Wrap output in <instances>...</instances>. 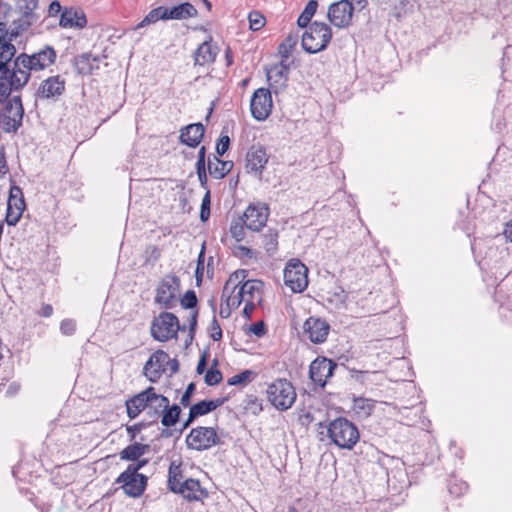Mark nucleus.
Masks as SVG:
<instances>
[{
    "label": "nucleus",
    "mask_w": 512,
    "mask_h": 512,
    "mask_svg": "<svg viewBox=\"0 0 512 512\" xmlns=\"http://www.w3.org/2000/svg\"><path fill=\"white\" fill-rule=\"evenodd\" d=\"M319 427L326 428L327 437L340 449L352 450L360 440V432L355 423L339 416L328 424L320 422Z\"/></svg>",
    "instance_id": "obj_1"
},
{
    "label": "nucleus",
    "mask_w": 512,
    "mask_h": 512,
    "mask_svg": "<svg viewBox=\"0 0 512 512\" xmlns=\"http://www.w3.org/2000/svg\"><path fill=\"white\" fill-rule=\"evenodd\" d=\"M332 36V29L328 24L314 21L302 35V49L308 54L321 52L328 47Z\"/></svg>",
    "instance_id": "obj_2"
},
{
    "label": "nucleus",
    "mask_w": 512,
    "mask_h": 512,
    "mask_svg": "<svg viewBox=\"0 0 512 512\" xmlns=\"http://www.w3.org/2000/svg\"><path fill=\"white\" fill-rule=\"evenodd\" d=\"M186 325H181L179 318L172 312L163 311L154 317L151 323L150 332L154 340L167 342L177 339L178 333L186 330Z\"/></svg>",
    "instance_id": "obj_3"
},
{
    "label": "nucleus",
    "mask_w": 512,
    "mask_h": 512,
    "mask_svg": "<svg viewBox=\"0 0 512 512\" xmlns=\"http://www.w3.org/2000/svg\"><path fill=\"white\" fill-rule=\"evenodd\" d=\"M267 399L278 411L290 409L296 401L297 393L294 385L286 378H277L266 390Z\"/></svg>",
    "instance_id": "obj_4"
},
{
    "label": "nucleus",
    "mask_w": 512,
    "mask_h": 512,
    "mask_svg": "<svg viewBox=\"0 0 512 512\" xmlns=\"http://www.w3.org/2000/svg\"><path fill=\"white\" fill-rule=\"evenodd\" d=\"M185 443L188 449L202 452L223 444L217 427L197 426L190 430Z\"/></svg>",
    "instance_id": "obj_5"
},
{
    "label": "nucleus",
    "mask_w": 512,
    "mask_h": 512,
    "mask_svg": "<svg viewBox=\"0 0 512 512\" xmlns=\"http://www.w3.org/2000/svg\"><path fill=\"white\" fill-rule=\"evenodd\" d=\"M284 283L293 293H302L308 286V268L297 258L290 259L284 268Z\"/></svg>",
    "instance_id": "obj_6"
},
{
    "label": "nucleus",
    "mask_w": 512,
    "mask_h": 512,
    "mask_svg": "<svg viewBox=\"0 0 512 512\" xmlns=\"http://www.w3.org/2000/svg\"><path fill=\"white\" fill-rule=\"evenodd\" d=\"M114 484H120V488L128 497L139 498L148 486V477L145 474L125 469L116 478Z\"/></svg>",
    "instance_id": "obj_7"
},
{
    "label": "nucleus",
    "mask_w": 512,
    "mask_h": 512,
    "mask_svg": "<svg viewBox=\"0 0 512 512\" xmlns=\"http://www.w3.org/2000/svg\"><path fill=\"white\" fill-rule=\"evenodd\" d=\"M16 53H6L5 56L0 58V97L6 99L13 92L19 91L20 79L14 70H10V63L12 62Z\"/></svg>",
    "instance_id": "obj_8"
},
{
    "label": "nucleus",
    "mask_w": 512,
    "mask_h": 512,
    "mask_svg": "<svg viewBox=\"0 0 512 512\" xmlns=\"http://www.w3.org/2000/svg\"><path fill=\"white\" fill-rule=\"evenodd\" d=\"M338 364L325 356L316 357L309 366V378L317 386L324 388L327 380L334 375Z\"/></svg>",
    "instance_id": "obj_9"
},
{
    "label": "nucleus",
    "mask_w": 512,
    "mask_h": 512,
    "mask_svg": "<svg viewBox=\"0 0 512 512\" xmlns=\"http://www.w3.org/2000/svg\"><path fill=\"white\" fill-rule=\"evenodd\" d=\"M355 6L350 0H339L328 7L327 18L336 28L343 29L352 25Z\"/></svg>",
    "instance_id": "obj_10"
},
{
    "label": "nucleus",
    "mask_w": 512,
    "mask_h": 512,
    "mask_svg": "<svg viewBox=\"0 0 512 512\" xmlns=\"http://www.w3.org/2000/svg\"><path fill=\"white\" fill-rule=\"evenodd\" d=\"M272 107L271 91L267 88L256 89L250 101L252 117L257 121H264L269 117Z\"/></svg>",
    "instance_id": "obj_11"
},
{
    "label": "nucleus",
    "mask_w": 512,
    "mask_h": 512,
    "mask_svg": "<svg viewBox=\"0 0 512 512\" xmlns=\"http://www.w3.org/2000/svg\"><path fill=\"white\" fill-rule=\"evenodd\" d=\"M330 328L325 319L310 316L303 324V334L313 344H322L327 340Z\"/></svg>",
    "instance_id": "obj_12"
},
{
    "label": "nucleus",
    "mask_w": 512,
    "mask_h": 512,
    "mask_svg": "<svg viewBox=\"0 0 512 512\" xmlns=\"http://www.w3.org/2000/svg\"><path fill=\"white\" fill-rule=\"evenodd\" d=\"M169 361V354L162 349L156 350L151 354L143 367V374L147 379L156 383L166 372L167 362Z\"/></svg>",
    "instance_id": "obj_13"
},
{
    "label": "nucleus",
    "mask_w": 512,
    "mask_h": 512,
    "mask_svg": "<svg viewBox=\"0 0 512 512\" xmlns=\"http://www.w3.org/2000/svg\"><path fill=\"white\" fill-rule=\"evenodd\" d=\"M242 216L247 221V229L259 232L266 226L269 217V207L265 203H250Z\"/></svg>",
    "instance_id": "obj_14"
},
{
    "label": "nucleus",
    "mask_w": 512,
    "mask_h": 512,
    "mask_svg": "<svg viewBox=\"0 0 512 512\" xmlns=\"http://www.w3.org/2000/svg\"><path fill=\"white\" fill-rule=\"evenodd\" d=\"M268 160L269 155L266 152V148L261 144H254L249 148L246 154L245 168L248 173H254L261 179Z\"/></svg>",
    "instance_id": "obj_15"
},
{
    "label": "nucleus",
    "mask_w": 512,
    "mask_h": 512,
    "mask_svg": "<svg viewBox=\"0 0 512 512\" xmlns=\"http://www.w3.org/2000/svg\"><path fill=\"white\" fill-rule=\"evenodd\" d=\"M290 65L285 61L281 60L277 64H273L269 69H266L267 79L270 81V85L274 90V93H279L286 89L289 79Z\"/></svg>",
    "instance_id": "obj_16"
},
{
    "label": "nucleus",
    "mask_w": 512,
    "mask_h": 512,
    "mask_svg": "<svg viewBox=\"0 0 512 512\" xmlns=\"http://www.w3.org/2000/svg\"><path fill=\"white\" fill-rule=\"evenodd\" d=\"M57 58V53L55 49L50 45H45L38 52L27 54L24 59H27V63H29L30 68H34L38 71L44 70L45 68L51 66L55 63Z\"/></svg>",
    "instance_id": "obj_17"
},
{
    "label": "nucleus",
    "mask_w": 512,
    "mask_h": 512,
    "mask_svg": "<svg viewBox=\"0 0 512 512\" xmlns=\"http://www.w3.org/2000/svg\"><path fill=\"white\" fill-rule=\"evenodd\" d=\"M65 84V79L60 75L50 76L41 82L36 96L42 99L57 98L65 92Z\"/></svg>",
    "instance_id": "obj_18"
},
{
    "label": "nucleus",
    "mask_w": 512,
    "mask_h": 512,
    "mask_svg": "<svg viewBox=\"0 0 512 512\" xmlns=\"http://www.w3.org/2000/svg\"><path fill=\"white\" fill-rule=\"evenodd\" d=\"M150 392L152 393V386H148L145 390L126 400V412L131 420L138 417L146 408L150 409Z\"/></svg>",
    "instance_id": "obj_19"
},
{
    "label": "nucleus",
    "mask_w": 512,
    "mask_h": 512,
    "mask_svg": "<svg viewBox=\"0 0 512 512\" xmlns=\"http://www.w3.org/2000/svg\"><path fill=\"white\" fill-rule=\"evenodd\" d=\"M213 37L210 35L207 40L201 43L198 48L194 51V64L204 66L206 64H212L216 61V57L220 51L217 43H212Z\"/></svg>",
    "instance_id": "obj_20"
},
{
    "label": "nucleus",
    "mask_w": 512,
    "mask_h": 512,
    "mask_svg": "<svg viewBox=\"0 0 512 512\" xmlns=\"http://www.w3.org/2000/svg\"><path fill=\"white\" fill-rule=\"evenodd\" d=\"M86 25L87 17L81 8L64 7L59 19L61 28L83 29Z\"/></svg>",
    "instance_id": "obj_21"
},
{
    "label": "nucleus",
    "mask_w": 512,
    "mask_h": 512,
    "mask_svg": "<svg viewBox=\"0 0 512 512\" xmlns=\"http://www.w3.org/2000/svg\"><path fill=\"white\" fill-rule=\"evenodd\" d=\"M175 494L183 496V498L190 502L202 501L208 497L207 489L201 486L198 479L194 478L185 479L178 487V491Z\"/></svg>",
    "instance_id": "obj_22"
},
{
    "label": "nucleus",
    "mask_w": 512,
    "mask_h": 512,
    "mask_svg": "<svg viewBox=\"0 0 512 512\" xmlns=\"http://www.w3.org/2000/svg\"><path fill=\"white\" fill-rule=\"evenodd\" d=\"M100 57L91 52L76 55L71 63L76 73L80 76H89L99 69Z\"/></svg>",
    "instance_id": "obj_23"
},
{
    "label": "nucleus",
    "mask_w": 512,
    "mask_h": 512,
    "mask_svg": "<svg viewBox=\"0 0 512 512\" xmlns=\"http://www.w3.org/2000/svg\"><path fill=\"white\" fill-rule=\"evenodd\" d=\"M205 127L202 123L188 124L180 129L179 142L190 148H196L202 141Z\"/></svg>",
    "instance_id": "obj_24"
},
{
    "label": "nucleus",
    "mask_w": 512,
    "mask_h": 512,
    "mask_svg": "<svg viewBox=\"0 0 512 512\" xmlns=\"http://www.w3.org/2000/svg\"><path fill=\"white\" fill-rule=\"evenodd\" d=\"M164 12L166 21L186 20L198 16V10L190 2H183L172 7L165 6Z\"/></svg>",
    "instance_id": "obj_25"
},
{
    "label": "nucleus",
    "mask_w": 512,
    "mask_h": 512,
    "mask_svg": "<svg viewBox=\"0 0 512 512\" xmlns=\"http://www.w3.org/2000/svg\"><path fill=\"white\" fill-rule=\"evenodd\" d=\"M215 154L208 155V172L214 179H223L234 167L233 161L221 160Z\"/></svg>",
    "instance_id": "obj_26"
},
{
    "label": "nucleus",
    "mask_w": 512,
    "mask_h": 512,
    "mask_svg": "<svg viewBox=\"0 0 512 512\" xmlns=\"http://www.w3.org/2000/svg\"><path fill=\"white\" fill-rule=\"evenodd\" d=\"M184 471L182 468V462L179 461L178 463L176 461H172L168 468V479H167V486L168 489L176 493L178 491V487L182 484L184 481Z\"/></svg>",
    "instance_id": "obj_27"
},
{
    "label": "nucleus",
    "mask_w": 512,
    "mask_h": 512,
    "mask_svg": "<svg viewBox=\"0 0 512 512\" xmlns=\"http://www.w3.org/2000/svg\"><path fill=\"white\" fill-rule=\"evenodd\" d=\"M11 186L7 200V209H14L16 211H24L26 209V202L24 199L22 189L17 186L11 179Z\"/></svg>",
    "instance_id": "obj_28"
},
{
    "label": "nucleus",
    "mask_w": 512,
    "mask_h": 512,
    "mask_svg": "<svg viewBox=\"0 0 512 512\" xmlns=\"http://www.w3.org/2000/svg\"><path fill=\"white\" fill-rule=\"evenodd\" d=\"M376 403L377 401L372 399L354 396L352 410L358 416V418L365 419L372 414Z\"/></svg>",
    "instance_id": "obj_29"
},
{
    "label": "nucleus",
    "mask_w": 512,
    "mask_h": 512,
    "mask_svg": "<svg viewBox=\"0 0 512 512\" xmlns=\"http://www.w3.org/2000/svg\"><path fill=\"white\" fill-rule=\"evenodd\" d=\"M33 24L32 20H27L25 18H19L12 22V28L8 29L6 26V31L4 32L6 42L13 43L22 33L26 32Z\"/></svg>",
    "instance_id": "obj_30"
},
{
    "label": "nucleus",
    "mask_w": 512,
    "mask_h": 512,
    "mask_svg": "<svg viewBox=\"0 0 512 512\" xmlns=\"http://www.w3.org/2000/svg\"><path fill=\"white\" fill-rule=\"evenodd\" d=\"M155 292V303L161 305L165 309H172L176 306V296L174 295L173 291H169L162 286V280L157 286Z\"/></svg>",
    "instance_id": "obj_31"
},
{
    "label": "nucleus",
    "mask_w": 512,
    "mask_h": 512,
    "mask_svg": "<svg viewBox=\"0 0 512 512\" xmlns=\"http://www.w3.org/2000/svg\"><path fill=\"white\" fill-rule=\"evenodd\" d=\"M182 409L179 404H171L161 414V424L163 427H175L180 421Z\"/></svg>",
    "instance_id": "obj_32"
},
{
    "label": "nucleus",
    "mask_w": 512,
    "mask_h": 512,
    "mask_svg": "<svg viewBox=\"0 0 512 512\" xmlns=\"http://www.w3.org/2000/svg\"><path fill=\"white\" fill-rule=\"evenodd\" d=\"M151 394L152 395H149L150 409L153 410V415L158 417L171 404H170L169 399L166 396L156 393V390L153 386H152Z\"/></svg>",
    "instance_id": "obj_33"
},
{
    "label": "nucleus",
    "mask_w": 512,
    "mask_h": 512,
    "mask_svg": "<svg viewBox=\"0 0 512 512\" xmlns=\"http://www.w3.org/2000/svg\"><path fill=\"white\" fill-rule=\"evenodd\" d=\"M278 230L274 228H268L264 234H262V242L265 251L268 255H274L278 250Z\"/></svg>",
    "instance_id": "obj_34"
},
{
    "label": "nucleus",
    "mask_w": 512,
    "mask_h": 512,
    "mask_svg": "<svg viewBox=\"0 0 512 512\" xmlns=\"http://www.w3.org/2000/svg\"><path fill=\"white\" fill-rule=\"evenodd\" d=\"M299 36L297 32L289 33L286 38L279 44L278 46V54L281 56L282 60L287 61L290 57L293 49L297 45Z\"/></svg>",
    "instance_id": "obj_35"
},
{
    "label": "nucleus",
    "mask_w": 512,
    "mask_h": 512,
    "mask_svg": "<svg viewBox=\"0 0 512 512\" xmlns=\"http://www.w3.org/2000/svg\"><path fill=\"white\" fill-rule=\"evenodd\" d=\"M318 8L317 0H309L304 10L297 19V25L299 28H307L312 23L311 19L316 13Z\"/></svg>",
    "instance_id": "obj_36"
},
{
    "label": "nucleus",
    "mask_w": 512,
    "mask_h": 512,
    "mask_svg": "<svg viewBox=\"0 0 512 512\" xmlns=\"http://www.w3.org/2000/svg\"><path fill=\"white\" fill-rule=\"evenodd\" d=\"M38 7V0H17L16 1V9L19 13L22 14V18L27 20H32L33 22L36 20V15L34 13L35 9Z\"/></svg>",
    "instance_id": "obj_37"
},
{
    "label": "nucleus",
    "mask_w": 512,
    "mask_h": 512,
    "mask_svg": "<svg viewBox=\"0 0 512 512\" xmlns=\"http://www.w3.org/2000/svg\"><path fill=\"white\" fill-rule=\"evenodd\" d=\"M247 228V221L240 215L237 218H233L230 224V234L237 241L241 242L245 238V229Z\"/></svg>",
    "instance_id": "obj_38"
},
{
    "label": "nucleus",
    "mask_w": 512,
    "mask_h": 512,
    "mask_svg": "<svg viewBox=\"0 0 512 512\" xmlns=\"http://www.w3.org/2000/svg\"><path fill=\"white\" fill-rule=\"evenodd\" d=\"M165 6H158L150 10V12L135 26V30L154 24L159 20L166 21L165 18Z\"/></svg>",
    "instance_id": "obj_39"
},
{
    "label": "nucleus",
    "mask_w": 512,
    "mask_h": 512,
    "mask_svg": "<svg viewBox=\"0 0 512 512\" xmlns=\"http://www.w3.org/2000/svg\"><path fill=\"white\" fill-rule=\"evenodd\" d=\"M205 253H206V242L202 243L200 252L196 261V269H195V285L196 287H200L203 283V276L205 271Z\"/></svg>",
    "instance_id": "obj_40"
},
{
    "label": "nucleus",
    "mask_w": 512,
    "mask_h": 512,
    "mask_svg": "<svg viewBox=\"0 0 512 512\" xmlns=\"http://www.w3.org/2000/svg\"><path fill=\"white\" fill-rule=\"evenodd\" d=\"M218 363L217 358L213 359L211 367L206 371L204 381L208 386L218 385L223 379L222 372L217 369Z\"/></svg>",
    "instance_id": "obj_41"
},
{
    "label": "nucleus",
    "mask_w": 512,
    "mask_h": 512,
    "mask_svg": "<svg viewBox=\"0 0 512 512\" xmlns=\"http://www.w3.org/2000/svg\"><path fill=\"white\" fill-rule=\"evenodd\" d=\"M263 281L257 280V279H251L245 281L239 288V291L242 293V295L245 297V295H248V299L254 300V294L260 293L263 288Z\"/></svg>",
    "instance_id": "obj_42"
},
{
    "label": "nucleus",
    "mask_w": 512,
    "mask_h": 512,
    "mask_svg": "<svg viewBox=\"0 0 512 512\" xmlns=\"http://www.w3.org/2000/svg\"><path fill=\"white\" fill-rule=\"evenodd\" d=\"M447 490L451 496L458 498L467 492L468 485L462 480L451 477L447 480Z\"/></svg>",
    "instance_id": "obj_43"
},
{
    "label": "nucleus",
    "mask_w": 512,
    "mask_h": 512,
    "mask_svg": "<svg viewBox=\"0 0 512 512\" xmlns=\"http://www.w3.org/2000/svg\"><path fill=\"white\" fill-rule=\"evenodd\" d=\"M180 305L185 310H199V300L196 292L192 289L187 290L179 299Z\"/></svg>",
    "instance_id": "obj_44"
},
{
    "label": "nucleus",
    "mask_w": 512,
    "mask_h": 512,
    "mask_svg": "<svg viewBox=\"0 0 512 512\" xmlns=\"http://www.w3.org/2000/svg\"><path fill=\"white\" fill-rule=\"evenodd\" d=\"M190 416L196 419L213 412L209 399L200 400L190 406Z\"/></svg>",
    "instance_id": "obj_45"
},
{
    "label": "nucleus",
    "mask_w": 512,
    "mask_h": 512,
    "mask_svg": "<svg viewBox=\"0 0 512 512\" xmlns=\"http://www.w3.org/2000/svg\"><path fill=\"white\" fill-rule=\"evenodd\" d=\"M243 407L253 415H258L263 410L262 400L256 395L247 394L243 401Z\"/></svg>",
    "instance_id": "obj_46"
},
{
    "label": "nucleus",
    "mask_w": 512,
    "mask_h": 512,
    "mask_svg": "<svg viewBox=\"0 0 512 512\" xmlns=\"http://www.w3.org/2000/svg\"><path fill=\"white\" fill-rule=\"evenodd\" d=\"M256 373L252 370L246 369L227 380V384L230 386L245 385L251 382Z\"/></svg>",
    "instance_id": "obj_47"
},
{
    "label": "nucleus",
    "mask_w": 512,
    "mask_h": 512,
    "mask_svg": "<svg viewBox=\"0 0 512 512\" xmlns=\"http://www.w3.org/2000/svg\"><path fill=\"white\" fill-rule=\"evenodd\" d=\"M119 456L120 459L124 461L133 462L134 460H138V458L142 457L138 449V442L133 441V443L126 446L120 451Z\"/></svg>",
    "instance_id": "obj_48"
},
{
    "label": "nucleus",
    "mask_w": 512,
    "mask_h": 512,
    "mask_svg": "<svg viewBox=\"0 0 512 512\" xmlns=\"http://www.w3.org/2000/svg\"><path fill=\"white\" fill-rule=\"evenodd\" d=\"M6 31V22L0 21V58L5 56L6 53H17L16 47L13 43L6 42L4 32Z\"/></svg>",
    "instance_id": "obj_49"
},
{
    "label": "nucleus",
    "mask_w": 512,
    "mask_h": 512,
    "mask_svg": "<svg viewBox=\"0 0 512 512\" xmlns=\"http://www.w3.org/2000/svg\"><path fill=\"white\" fill-rule=\"evenodd\" d=\"M162 286L169 291H173L174 295L176 296V294L180 291L181 280L176 274L169 273L162 278Z\"/></svg>",
    "instance_id": "obj_50"
},
{
    "label": "nucleus",
    "mask_w": 512,
    "mask_h": 512,
    "mask_svg": "<svg viewBox=\"0 0 512 512\" xmlns=\"http://www.w3.org/2000/svg\"><path fill=\"white\" fill-rule=\"evenodd\" d=\"M248 21L252 31H259L264 27L266 18L261 12L253 10L248 14Z\"/></svg>",
    "instance_id": "obj_51"
},
{
    "label": "nucleus",
    "mask_w": 512,
    "mask_h": 512,
    "mask_svg": "<svg viewBox=\"0 0 512 512\" xmlns=\"http://www.w3.org/2000/svg\"><path fill=\"white\" fill-rule=\"evenodd\" d=\"M345 369L349 371L350 378L360 385H365L368 377L371 374H376L377 372H370L368 370H357L355 368H349L345 364H341Z\"/></svg>",
    "instance_id": "obj_52"
},
{
    "label": "nucleus",
    "mask_w": 512,
    "mask_h": 512,
    "mask_svg": "<svg viewBox=\"0 0 512 512\" xmlns=\"http://www.w3.org/2000/svg\"><path fill=\"white\" fill-rule=\"evenodd\" d=\"M155 423H156V420H153L152 422L140 421V422H137V423H135L133 425H126V431H127L129 440L131 442L135 441V439L137 438L138 433H140L142 430L150 427L151 425H153Z\"/></svg>",
    "instance_id": "obj_53"
},
{
    "label": "nucleus",
    "mask_w": 512,
    "mask_h": 512,
    "mask_svg": "<svg viewBox=\"0 0 512 512\" xmlns=\"http://www.w3.org/2000/svg\"><path fill=\"white\" fill-rule=\"evenodd\" d=\"M210 212H211V193H210V190L207 189V191L202 199L201 207H200L199 217H200L201 222H206L209 219Z\"/></svg>",
    "instance_id": "obj_54"
},
{
    "label": "nucleus",
    "mask_w": 512,
    "mask_h": 512,
    "mask_svg": "<svg viewBox=\"0 0 512 512\" xmlns=\"http://www.w3.org/2000/svg\"><path fill=\"white\" fill-rule=\"evenodd\" d=\"M24 57H26L25 52H22L17 56L15 55L10 63V70H14L15 73L19 75L25 68H30L29 63H27V59H24Z\"/></svg>",
    "instance_id": "obj_55"
},
{
    "label": "nucleus",
    "mask_w": 512,
    "mask_h": 512,
    "mask_svg": "<svg viewBox=\"0 0 512 512\" xmlns=\"http://www.w3.org/2000/svg\"><path fill=\"white\" fill-rule=\"evenodd\" d=\"M231 145L230 137L227 134H224V131L221 132V135L216 143V154L218 156H223L229 149Z\"/></svg>",
    "instance_id": "obj_56"
},
{
    "label": "nucleus",
    "mask_w": 512,
    "mask_h": 512,
    "mask_svg": "<svg viewBox=\"0 0 512 512\" xmlns=\"http://www.w3.org/2000/svg\"><path fill=\"white\" fill-rule=\"evenodd\" d=\"M208 332L211 339L215 342L220 341L223 337L222 328L216 318V315H213L212 321L208 327Z\"/></svg>",
    "instance_id": "obj_57"
},
{
    "label": "nucleus",
    "mask_w": 512,
    "mask_h": 512,
    "mask_svg": "<svg viewBox=\"0 0 512 512\" xmlns=\"http://www.w3.org/2000/svg\"><path fill=\"white\" fill-rule=\"evenodd\" d=\"M196 392V383L195 382H190L184 393L182 394L181 396V399H180V406H183V407H190L191 406V400H192V397L194 396Z\"/></svg>",
    "instance_id": "obj_58"
},
{
    "label": "nucleus",
    "mask_w": 512,
    "mask_h": 512,
    "mask_svg": "<svg viewBox=\"0 0 512 512\" xmlns=\"http://www.w3.org/2000/svg\"><path fill=\"white\" fill-rule=\"evenodd\" d=\"M247 333L262 338L267 334V326L263 320L257 321L248 326Z\"/></svg>",
    "instance_id": "obj_59"
},
{
    "label": "nucleus",
    "mask_w": 512,
    "mask_h": 512,
    "mask_svg": "<svg viewBox=\"0 0 512 512\" xmlns=\"http://www.w3.org/2000/svg\"><path fill=\"white\" fill-rule=\"evenodd\" d=\"M145 263L154 265L161 257V250L158 246H148L145 250Z\"/></svg>",
    "instance_id": "obj_60"
},
{
    "label": "nucleus",
    "mask_w": 512,
    "mask_h": 512,
    "mask_svg": "<svg viewBox=\"0 0 512 512\" xmlns=\"http://www.w3.org/2000/svg\"><path fill=\"white\" fill-rule=\"evenodd\" d=\"M210 357V350L209 347H206L202 353L200 354L197 366H196V372L197 374L201 375L205 371H207V365Z\"/></svg>",
    "instance_id": "obj_61"
},
{
    "label": "nucleus",
    "mask_w": 512,
    "mask_h": 512,
    "mask_svg": "<svg viewBox=\"0 0 512 512\" xmlns=\"http://www.w3.org/2000/svg\"><path fill=\"white\" fill-rule=\"evenodd\" d=\"M24 211L6 209L5 222L8 226H16L20 221Z\"/></svg>",
    "instance_id": "obj_62"
},
{
    "label": "nucleus",
    "mask_w": 512,
    "mask_h": 512,
    "mask_svg": "<svg viewBox=\"0 0 512 512\" xmlns=\"http://www.w3.org/2000/svg\"><path fill=\"white\" fill-rule=\"evenodd\" d=\"M60 331L63 335L71 336L76 332V322L73 319L67 318L61 321Z\"/></svg>",
    "instance_id": "obj_63"
},
{
    "label": "nucleus",
    "mask_w": 512,
    "mask_h": 512,
    "mask_svg": "<svg viewBox=\"0 0 512 512\" xmlns=\"http://www.w3.org/2000/svg\"><path fill=\"white\" fill-rule=\"evenodd\" d=\"M235 256L238 257H246L248 259H252L256 257V251H254L252 248H249L244 245H238L235 247Z\"/></svg>",
    "instance_id": "obj_64"
}]
</instances>
